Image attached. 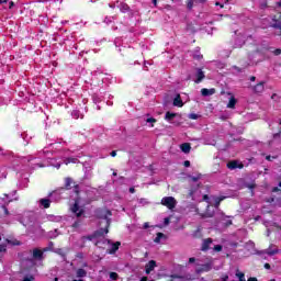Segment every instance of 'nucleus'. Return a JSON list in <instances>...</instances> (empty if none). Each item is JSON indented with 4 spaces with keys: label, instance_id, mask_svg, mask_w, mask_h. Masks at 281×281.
Wrapping results in <instances>:
<instances>
[{
    "label": "nucleus",
    "instance_id": "nucleus-35",
    "mask_svg": "<svg viewBox=\"0 0 281 281\" xmlns=\"http://www.w3.org/2000/svg\"><path fill=\"white\" fill-rule=\"evenodd\" d=\"M235 276L238 278V281H247V279H245V274L240 272V270H236Z\"/></svg>",
    "mask_w": 281,
    "mask_h": 281
},
{
    "label": "nucleus",
    "instance_id": "nucleus-30",
    "mask_svg": "<svg viewBox=\"0 0 281 281\" xmlns=\"http://www.w3.org/2000/svg\"><path fill=\"white\" fill-rule=\"evenodd\" d=\"M175 117H177V113L167 112L165 114V120L168 121L169 124H172V120H175Z\"/></svg>",
    "mask_w": 281,
    "mask_h": 281
},
{
    "label": "nucleus",
    "instance_id": "nucleus-42",
    "mask_svg": "<svg viewBox=\"0 0 281 281\" xmlns=\"http://www.w3.org/2000/svg\"><path fill=\"white\" fill-rule=\"evenodd\" d=\"M71 115L75 120H78L79 117H82V114H80V112L78 110H74L71 112Z\"/></svg>",
    "mask_w": 281,
    "mask_h": 281
},
{
    "label": "nucleus",
    "instance_id": "nucleus-3",
    "mask_svg": "<svg viewBox=\"0 0 281 281\" xmlns=\"http://www.w3.org/2000/svg\"><path fill=\"white\" fill-rule=\"evenodd\" d=\"M94 216L100 221L99 225H103V227L99 229H109L111 226V216H113L109 209H97L94 211Z\"/></svg>",
    "mask_w": 281,
    "mask_h": 281
},
{
    "label": "nucleus",
    "instance_id": "nucleus-53",
    "mask_svg": "<svg viewBox=\"0 0 281 281\" xmlns=\"http://www.w3.org/2000/svg\"><path fill=\"white\" fill-rule=\"evenodd\" d=\"M146 122H147L148 124H155V122H157V120L154 119V117H149V119L146 120Z\"/></svg>",
    "mask_w": 281,
    "mask_h": 281
},
{
    "label": "nucleus",
    "instance_id": "nucleus-14",
    "mask_svg": "<svg viewBox=\"0 0 281 281\" xmlns=\"http://www.w3.org/2000/svg\"><path fill=\"white\" fill-rule=\"evenodd\" d=\"M281 143V127L280 132L273 134L272 139L269 142V146H276Z\"/></svg>",
    "mask_w": 281,
    "mask_h": 281
},
{
    "label": "nucleus",
    "instance_id": "nucleus-13",
    "mask_svg": "<svg viewBox=\"0 0 281 281\" xmlns=\"http://www.w3.org/2000/svg\"><path fill=\"white\" fill-rule=\"evenodd\" d=\"M270 27H273L274 30H280V34H281V19L272 16L270 22Z\"/></svg>",
    "mask_w": 281,
    "mask_h": 281
},
{
    "label": "nucleus",
    "instance_id": "nucleus-27",
    "mask_svg": "<svg viewBox=\"0 0 281 281\" xmlns=\"http://www.w3.org/2000/svg\"><path fill=\"white\" fill-rule=\"evenodd\" d=\"M254 91H255V93H262V91H265V81L257 83L254 87Z\"/></svg>",
    "mask_w": 281,
    "mask_h": 281
},
{
    "label": "nucleus",
    "instance_id": "nucleus-20",
    "mask_svg": "<svg viewBox=\"0 0 281 281\" xmlns=\"http://www.w3.org/2000/svg\"><path fill=\"white\" fill-rule=\"evenodd\" d=\"M92 76V80H102V82H104V80H106V78H103V74L100 70H94L91 72Z\"/></svg>",
    "mask_w": 281,
    "mask_h": 281
},
{
    "label": "nucleus",
    "instance_id": "nucleus-46",
    "mask_svg": "<svg viewBox=\"0 0 281 281\" xmlns=\"http://www.w3.org/2000/svg\"><path fill=\"white\" fill-rule=\"evenodd\" d=\"M187 8L188 10H192L194 8V0H188Z\"/></svg>",
    "mask_w": 281,
    "mask_h": 281
},
{
    "label": "nucleus",
    "instance_id": "nucleus-38",
    "mask_svg": "<svg viewBox=\"0 0 281 281\" xmlns=\"http://www.w3.org/2000/svg\"><path fill=\"white\" fill-rule=\"evenodd\" d=\"M193 58L195 60H201V58H203V55H201V50L199 48L194 50Z\"/></svg>",
    "mask_w": 281,
    "mask_h": 281
},
{
    "label": "nucleus",
    "instance_id": "nucleus-43",
    "mask_svg": "<svg viewBox=\"0 0 281 281\" xmlns=\"http://www.w3.org/2000/svg\"><path fill=\"white\" fill-rule=\"evenodd\" d=\"M115 47H122V37H116L114 40Z\"/></svg>",
    "mask_w": 281,
    "mask_h": 281
},
{
    "label": "nucleus",
    "instance_id": "nucleus-8",
    "mask_svg": "<svg viewBox=\"0 0 281 281\" xmlns=\"http://www.w3.org/2000/svg\"><path fill=\"white\" fill-rule=\"evenodd\" d=\"M161 205H165L168 210H175L177 207V200L173 196H165L161 199Z\"/></svg>",
    "mask_w": 281,
    "mask_h": 281
},
{
    "label": "nucleus",
    "instance_id": "nucleus-24",
    "mask_svg": "<svg viewBox=\"0 0 281 281\" xmlns=\"http://www.w3.org/2000/svg\"><path fill=\"white\" fill-rule=\"evenodd\" d=\"M33 260H43V251L41 249H33Z\"/></svg>",
    "mask_w": 281,
    "mask_h": 281
},
{
    "label": "nucleus",
    "instance_id": "nucleus-19",
    "mask_svg": "<svg viewBox=\"0 0 281 281\" xmlns=\"http://www.w3.org/2000/svg\"><path fill=\"white\" fill-rule=\"evenodd\" d=\"M220 221L223 224V227H229V225H232V220H229V216H226L223 213L220 215Z\"/></svg>",
    "mask_w": 281,
    "mask_h": 281
},
{
    "label": "nucleus",
    "instance_id": "nucleus-25",
    "mask_svg": "<svg viewBox=\"0 0 281 281\" xmlns=\"http://www.w3.org/2000/svg\"><path fill=\"white\" fill-rule=\"evenodd\" d=\"M180 150L184 153V155H189L190 150H192V146L190 143H183L180 145Z\"/></svg>",
    "mask_w": 281,
    "mask_h": 281
},
{
    "label": "nucleus",
    "instance_id": "nucleus-2",
    "mask_svg": "<svg viewBox=\"0 0 281 281\" xmlns=\"http://www.w3.org/2000/svg\"><path fill=\"white\" fill-rule=\"evenodd\" d=\"M70 199L75 201L74 205L70 206V211L75 216H77V220L72 223L71 227H74V229H79L82 226V221L85 220V209H80L82 200L80 199V187L78 184L74 186Z\"/></svg>",
    "mask_w": 281,
    "mask_h": 281
},
{
    "label": "nucleus",
    "instance_id": "nucleus-4",
    "mask_svg": "<svg viewBox=\"0 0 281 281\" xmlns=\"http://www.w3.org/2000/svg\"><path fill=\"white\" fill-rule=\"evenodd\" d=\"M109 234V229H98L95 231L92 235H88V236H82L78 241H77V247H79L80 249H83V247L87 246V240H95V238H100V236H104Z\"/></svg>",
    "mask_w": 281,
    "mask_h": 281
},
{
    "label": "nucleus",
    "instance_id": "nucleus-37",
    "mask_svg": "<svg viewBox=\"0 0 281 281\" xmlns=\"http://www.w3.org/2000/svg\"><path fill=\"white\" fill-rule=\"evenodd\" d=\"M201 179V173H198L195 176H189V181H191L192 183H196V181H199Z\"/></svg>",
    "mask_w": 281,
    "mask_h": 281
},
{
    "label": "nucleus",
    "instance_id": "nucleus-51",
    "mask_svg": "<svg viewBox=\"0 0 281 281\" xmlns=\"http://www.w3.org/2000/svg\"><path fill=\"white\" fill-rule=\"evenodd\" d=\"M213 249H214V251H223V246L222 245H215Z\"/></svg>",
    "mask_w": 281,
    "mask_h": 281
},
{
    "label": "nucleus",
    "instance_id": "nucleus-40",
    "mask_svg": "<svg viewBox=\"0 0 281 281\" xmlns=\"http://www.w3.org/2000/svg\"><path fill=\"white\" fill-rule=\"evenodd\" d=\"M165 237H166V235H164V233H158L154 239V243L159 244V243H161V238H165Z\"/></svg>",
    "mask_w": 281,
    "mask_h": 281
},
{
    "label": "nucleus",
    "instance_id": "nucleus-56",
    "mask_svg": "<svg viewBox=\"0 0 281 281\" xmlns=\"http://www.w3.org/2000/svg\"><path fill=\"white\" fill-rule=\"evenodd\" d=\"M183 166H184V168H190V160H186V161L183 162Z\"/></svg>",
    "mask_w": 281,
    "mask_h": 281
},
{
    "label": "nucleus",
    "instance_id": "nucleus-22",
    "mask_svg": "<svg viewBox=\"0 0 281 281\" xmlns=\"http://www.w3.org/2000/svg\"><path fill=\"white\" fill-rule=\"evenodd\" d=\"M40 207H44L45 210L49 209V205H52V200L47 198L40 199L38 201Z\"/></svg>",
    "mask_w": 281,
    "mask_h": 281
},
{
    "label": "nucleus",
    "instance_id": "nucleus-33",
    "mask_svg": "<svg viewBox=\"0 0 281 281\" xmlns=\"http://www.w3.org/2000/svg\"><path fill=\"white\" fill-rule=\"evenodd\" d=\"M236 98L231 97L228 103H227V109H236Z\"/></svg>",
    "mask_w": 281,
    "mask_h": 281
},
{
    "label": "nucleus",
    "instance_id": "nucleus-23",
    "mask_svg": "<svg viewBox=\"0 0 281 281\" xmlns=\"http://www.w3.org/2000/svg\"><path fill=\"white\" fill-rule=\"evenodd\" d=\"M201 93H202V95H203L204 98H207V97H210V95H214V93H216V89H214V88H211V89L203 88V89L201 90Z\"/></svg>",
    "mask_w": 281,
    "mask_h": 281
},
{
    "label": "nucleus",
    "instance_id": "nucleus-48",
    "mask_svg": "<svg viewBox=\"0 0 281 281\" xmlns=\"http://www.w3.org/2000/svg\"><path fill=\"white\" fill-rule=\"evenodd\" d=\"M138 203H139L140 205H148V200L142 198V199L138 201Z\"/></svg>",
    "mask_w": 281,
    "mask_h": 281
},
{
    "label": "nucleus",
    "instance_id": "nucleus-39",
    "mask_svg": "<svg viewBox=\"0 0 281 281\" xmlns=\"http://www.w3.org/2000/svg\"><path fill=\"white\" fill-rule=\"evenodd\" d=\"M27 183H30V179L27 178L20 180V188H27Z\"/></svg>",
    "mask_w": 281,
    "mask_h": 281
},
{
    "label": "nucleus",
    "instance_id": "nucleus-32",
    "mask_svg": "<svg viewBox=\"0 0 281 281\" xmlns=\"http://www.w3.org/2000/svg\"><path fill=\"white\" fill-rule=\"evenodd\" d=\"M34 276H36V268H33V273L25 276L22 281H34Z\"/></svg>",
    "mask_w": 281,
    "mask_h": 281
},
{
    "label": "nucleus",
    "instance_id": "nucleus-10",
    "mask_svg": "<svg viewBox=\"0 0 281 281\" xmlns=\"http://www.w3.org/2000/svg\"><path fill=\"white\" fill-rule=\"evenodd\" d=\"M235 36H237L233 43L234 49H238L245 45V35L238 33V31H235Z\"/></svg>",
    "mask_w": 281,
    "mask_h": 281
},
{
    "label": "nucleus",
    "instance_id": "nucleus-41",
    "mask_svg": "<svg viewBox=\"0 0 281 281\" xmlns=\"http://www.w3.org/2000/svg\"><path fill=\"white\" fill-rule=\"evenodd\" d=\"M225 199V196L222 198H213L214 201V205L216 209H218V205H221V201H223Z\"/></svg>",
    "mask_w": 281,
    "mask_h": 281
},
{
    "label": "nucleus",
    "instance_id": "nucleus-58",
    "mask_svg": "<svg viewBox=\"0 0 281 281\" xmlns=\"http://www.w3.org/2000/svg\"><path fill=\"white\" fill-rule=\"evenodd\" d=\"M203 201H206V203H210V196L203 195Z\"/></svg>",
    "mask_w": 281,
    "mask_h": 281
},
{
    "label": "nucleus",
    "instance_id": "nucleus-15",
    "mask_svg": "<svg viewBox=\"0 0 281 281\" xmlns=\"http://www.w3.org/2000/svg\"><path fill=\"white\" fill-rule=\"evenodd\" d=\"M65 217L60 215H54V214H48L46 215V220L49 221L50 223H61Z\"/></svg>",
    "mask_w": 281,
    "mask_h": 281
},
{
    "label": "nucleus",
    "instance_id": "nucleus-1",
    "mask_svg": "<svg viewBox=\"0 0 281 281\" xmlns=\"http://www.w3.org/2000/svg\"><path fill=\"white\" fill-rule=\"evenodd\" d=\"M80 153L60 148V143H49L37 156L19 157L13 160V168L18 170L19 177H23V172L36 170V168H60L61 164H78Z\"/></svg>",
    "mask_w": 281,
    "mask_h": 281
},
{
    "label": "nucleus",
    "instance_id": "nucleus-6",
    "mask_svg": "<svg viewBox=\"0 0 281 281\" xmlns=\"http://www.w3.org/2000/svg\"><path fill=\"white\" fill-rule=\"evenodd\" d=\"M14 194H16V191H12L11 194H4L3 198H0V207H2L5 216L10 214V211H8V204L12 203V201L19 200L18 198H14Z\"/></svg>",
    "mask_w": 281,
    "mask_h": 281
},
{
    "label": "nucleus",
    "instance_id": "nucleus-36",
    "mask_svg": "<svg viewBox=\"0 0 281 281\" xmlns=\"http://www.w3.org/2000/svg\"><path fill=\"white\" fill-rule=\"evenodd\" d=\"M71 183H74V179H71V178H66L65 179L66 190H71Z\"/></svg>",
    "mask_w": 281,
    "mask_h": 281
},
{
    "label": "nucleus",
    "instance_id": "nucleus-18",
    "mask_svg": "<svg viewBox=\"0 0 281 281\" xmlns=\"http://www.w3.org/2000/svg\"><path fill=\"white\" fill-rule=\"evenodd\" d=\"M102 100H104V94H102V91L92 94V101L94 104H100Z\"/></svg>",
    "mask_w": 281,
    "mask_h": 281
},
{
    "label": "nucleus",
    "instance_id": "nucleus-16",
    "mask_svg": "<svg viewBox=\"0 0 281 281\" xmlns=\"http://www.w3.org/2000/svg\"><path fill=\"white\" fill-rule=\"evenodd\" d=\"M199 188H200V184H195L191 187L189 191V196L190 199H192V201H196V194L199 193Z\"/></svg>",
    "mask_w": 281,
    "mask_h": 281
},
{
    "label": "nucleus",
    "instance_id": "nucleus-29",
    "mask_svg": "<svg viewBox=\"0 0 281 281\" xmlns=\"http://www.w3.org/2000/svg\"><path fill=\"white\" fill-rule=\"evenodd\" d=\"M83 168L86 170L85 171L86 172V175H85L86 179H91V166H89V162H85Z\"/></svg>",
    "mask_w": 281,
    "mask_h": 281
},
{
    "label": "nucleus",
    "instance_id": "nucleus-12",
    "mask_svg": "<svg viewBox=\"0 0 281 281\" xmlns=\"http://www.w3.org/2000/svg\"><path fill=\"white\" fill-rule=\"evenodd\" d=\"M155 267H157V261L156 260H150L148 263L145 266V273L147 276H150L151 271H155Z\"/></svg>",
    "mask_w": 281,
    "mask_h": 281
},
{
    "label": "nucleus",
    "instance_id": "nucleus-49",
    "mask_svg": "<svg viewBox=\"0 0 281 281\" xmlns=\"http://www.w3.org/2000/svg\"><path fill=\"white\" fill-rule=\"evenodd\" d=\"M189 119L190 120H199V114L191 113V114H189Z\"/></svg>",
    "mask_w": 281,
    "mask_h": 281
},
{
    "label": "nucleus",
    "instance_id": "nucleus-31",
    "mask_svg": "<svg viewBox=\"0 0 281 281\" xmlns=\"http://www.w3.org/2000/svg\"><path fill=\"white\" fill-rule=\"evenodd\" d=\"M59 234L60 233L58 232V229H54V231H50V232L47 233V237L52 238V239L58 238Z\"/></svg>",
    "mask_w": 281,
    "mask_h": 281
},
{
    "label": "nucleus",
    "instance_id": "nucleus-62",
    "mask_svg": "<svg viewBox=\"0 0 281 281\" xmlns=\"http://www.w3.org/2000/svg\"><path fill=\"white\" fill-rule=\"evenodd\" d=\"M130 192H131V194H135V188L131 187Z\"/></svg>",
    "mask_w": 281,
    "mask_h": 281
},
{
    "label": "nucleus",
    "instance_id": "nucleus-21",
    "mask_svg": "<svg viewBox=\"0 0 281 281\" xmlns=\"http://www.w3.org/2000/svg\"><path fill=\"white\" fill-rule=\"evenodd\" d=\"M116 8H119V10H121V12H123L124 14H126V12H128V10H131V7H128V4H126L125 2H120V1H116Z\"/></svg>",
    "mask_w": 281,
    "mask_h": 281
},
{
    "label": "nucleus",
    "instance_id": "nucleus-45",
    "mask_svg": "<svg viewBox=\"0 0 281 281\" xmlns=\"http://www.w3.org/2000/svg\"><path fill=\"white\" fill-rule=\"evenodd\" d=\"M0 240H1V237H0ZM7 249H8V246L5 244H0V254L5 252Z\"/></svg>",
    "mask_w": 281,
    "mask_h": 281
},
{
    "label": "nucleus",
    "instance_id": "nucleus-61",
    "mask_svg": "<svg viewBox=\"0 0 281 281\" xmlns=\"http://www.w3.org/2000/svg\"><path fill=\"white\" fill-rule=\"evenodd\" d=\"M170 224V218L166 217L165 218V225H169Z\"/></svg>",
    "mask_w": 281,
    "mask_h": 281
},
{
    "label": "nucleus",
    "instance_id": "nucleus-44",
    "mask_svg": "<svg viewBox=\"0 0 281 281\" xmlns=\"http://www.w3.org/2000/svg\"><path fill=\"white\" fill-rule=\"evenodd\" d=\"M21 137L22 139L26 143V144H30V136H27V133H22L21 134Z\"/></svg>",
    "mask_w": 281,
    "mask_h": 281
},
{
    "label": "nucleus",
    "instance_id": "nucleus-63",
    "mask_svg": "<svg viewBox=\"0 0 281 281\" xmlns=\"http://www.w3.org/2000/svg\"><path fill=\"white\" fill-rule=\"evenodd\" d=\"M104 95H108V99H109V100H112V98H113L112 94H109V93H106V92L104 93Z\"/></svg>",
    "mask_w": 281,
    "mask_h": 281
},
{
    "label": "nucleus",
    "instance_id": "nucleus-60",
    "mask_svg": "<svg viewBox=\"0 0 281 281\" xmlns=\"http://www.w3.org/2000/svg\"><path fill=\"white\" fill-rule=\"evenodd\" d=\"M117 156V151L113 150L111 151V157H116Z\"/></svg>",
    "mask_w": 281,
    "mask_h": 281
},
{
    "label": "nucleus",
    "instance_id": "nucleus-50",
    "mask_svg": "<svg viewBox=\"0 0 281 281\" xmlns=\"http://www.w3.org/2000/svg\"><path fill=\"white\" fill-rule=\"evenodd\" d=\"M110 280H117V273L116 272H111L110 273Z\"/></svg>",
    "mask_w": 281,
    "mask_h": 281
},
{
    "label": "nucleus",
    "instance_id": "nucleus-47",
    "mask_svg": "<svg viewBox=\"0 0 281 281\" xmlns=\"http://www.w3.org/2000/svg\"><path fill=\"white\" fill-rule=\"evenodd\" d=\"M280 188H281V182H279L278 187L272 188V192H274V193L281 192Z\"/></svg>",
    "mask_w": 281,
    "mask_h": 281
},
{
    "label": "nucleus",
    "instance_id": "nucleus-17",
    "mask_svg": "<svg viewBox=\"0 0 281 281\" xmlns=\"http://www.w3.org/2000/svg\"><path fill=\"white\" fill-rule=\"evenodd\" d=\"M195 77H196V79L194 80V82H195V85H199L205 78V72H203V70L201 68H198Z\"/></svg>",
    "mask_w": 281,
    "mask_h": 281
},
{
    "label": "nucleus",
    "instance_id": "nucleus-26",
    "mask_svg": "<svg viewBox=\"0 0 281 281\" xmlns=\"http://www.w3.org/2000/svg\"><path fill=\"white\" fill-rule=\"evenodd\" d=\"M212 245V238L204 239L202 243V251H207L210 249V246Z\"/></svg>",
    "mask_w": 281,
    "mask_h": 281
},
{
    "label": "nucleus",
    "instance_id": "nucleus-7",
    "mask_svg": "<svg viewBox=\"0 0 281 281\" xmlns=\"http://www.w3.org/2000/svg\"><path fill=\"white\" fill-rule=\"evenodd\" d=\"M103 245H109L108 254L113 255L120 249V245H122L120 241H111V239H102Z\"/></svg>",
    "mask_w": 281,
    "mask_h": 281
},
{
    "label": "nucleus",
    "instance_id": "nucleus-54",
    "mask_svg": "<svg viewBox=\"0 0 281 281\" xmlns=\"http://www.w3.org/2000/svg\"><path fill=\"white\" fill-rule=\"evenodd\" d=\"M280 54H281V49L280 48L274 49V56H280Z\"/></svg>",
    "mask_w": 281,
    "mask_h": 281
},
{
    "label": "nucleus",
    "instance_id": "nucleus-34",
    "mask_svg": "<svg viewBox=\"0 0 281 281\" xmlns=\"http://www.w3.org/2000/svg\"><path fill=\"white\" fill-rule=\"evenodd\" d=\"M77 278H87V270L79 268L77 270Z\"/></svg>",
    "mask_w": 281,
    "mask_h": 281
},
{
    "label": "nucleus",
    "instance_id": "nucleus-5",
    "mask_svg": "<svg viewBox=\"0 0 281 281\" xmlns=\"http://www.w3.org/2000/svg\"><path fill=\"white\" fill-rule=\"evenodd\" d=\"M195 262V273H207V271H212V267L214 265L212 262L201 263V261L196 260V258L191 257L189 258V265Z\"/></svg>",
    "mask_w": 281,
    "mask_h": 281
},
{
    "label": "nucleus",
    "instance_id": "nucleus-52",
    "mask_svg": "<svg viewBox=\"0 0 281 281\" xmlns=\"http://www.w3.org/2000/svg\"><path fill=\"white\" fill-rule=\"evenodd\" d=\"M266 159H267V161H273V159H278V156L269 155V156L266 157Z\"/></svg>",
    "mask_w": 281,
    "mask_h": 281
},
{
    "label": "nucleus",
    "instance_id": "nucleus-64",
    "mask_svg": "<svg viewBox=\"0 0 281 281\" xmlns=\"http://www.w3.org/2000/svg\"><path fill=\"white\" fill-rule=\"evenodd\" d=\"M265 269H271V265L265 263Z\"/></svg>",
    "mask_w": 281,
    "mask_h": 281
},
{
    "label": "nucleus",
    "instance_id": "nucleus-28",
    "mask_svg": "<svg viewBox=\"0 0 281 281\" xmlns=\"http://www.w3.org/2000/svg\"><path fill=\"white\" fill-rule=\"evenodd\" d=\"M173 106H183V100H181V94H177L173 99Z\"/></svg>",
    "mask_w": 281,
    "mask_h": 281
},
{
    "label": "nucleus",
    "instance_id": "nucleus-9",
    "mask_svg": "<svg viewBox=\"0 0 281 281\" xmlns=\"http://www.w3.org/2000/svg\"><path fill=\"white\" fill-rule=\"evenodd\" d=\"M279 251L278 246L271 244L266 250L257 251V254L258 256H265V254H267V256H276Z\"/></svg>",
    "mask_w": 281,
    "mask_h": 281
},
{
    "label": "nucleus",
    "instance_id": "nucleus-11",
    "mask_svg": "<svg viewBox=\"0 0 281 281\" xmlns=\"http://www.w3.org/2000/svg\"><path fill=\"white\" fill-rule=\"evenodd\" d=\"M227 168L229 170H236V168H238L239 170L244 168L243 162L238 161V160H232L229 162H227Z\"/></svg>",
    "mask_w": 281,
    "mask_h": 281
},
{
    "label": "nucleus",
    "instance_id": "nucleus-59",
    "mask_svg": "<svg viewBox=\"0 0 281 281\" xmlns=\"http://www.w3.org/2000/svg\"><path fill=\"white\" fill-rule=\"evenodd\" d=\"M109 7H110V8H117V2H115V3H110Z\"/></svg>",
    "mask_w": 281,
    "mask_h": 281
},
{
    "label": "nucleus",
    "instance_id": "nucleus-57",
    "mask_svg": "<svg viewBox=\"0 0 281 281\" xmlns=\"http://www.w3.org/2000/svg\"><path fill=\"white\" fill-rule=\"evenodd\" d=\"M148 227H150V225L148 224V222L144 223L143 229H148Z\"/></svg>",
    "mask_w": 281,
    "mask_h": 281
},
{
    "label": "nucleus",
    "instance_id": "nucleus-55",
    "mask_svg": "<svg viewBox=\"0 0 281 281\" xmlns=\"http://www.w3.org/2000/svg\"><path fill=\"white\" fill-rule=\"evenodd\" d=\"M112 19H113V18H105L104 23H106V25H109V23L112 22Z\"/></svg>",
    "mask_w": 281,
    "mask_h": 281
}]
</instances>
